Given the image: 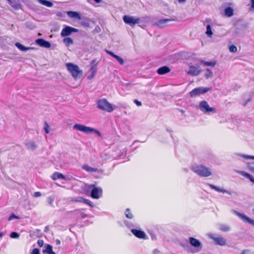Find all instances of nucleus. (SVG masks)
<instances>
[{
  "label": "nucleus",
  "instance_id": "nucleus-1",
  "mask_svg": "<svg viewBox=\"0 0 254 254\" xmlns=\"http://www.w3.org/2000/svg\"><path fill=\"white\" fill-rule=\"evenodd\" d=\"M191 170L202 177H208L212 175L211 169L202 164H194L191 166Z\"/></svg>",
  "mask_w": 254,
  "mask_h": 254
},
{
  "label": "nucleus",
  "instance_id": "nucleus-2",
  "mask_svg": "<svg viewBox=\"0 0 254 254\" xmlns=\"http://www.w3.org/2000/svg\"><path fill=\"white\" fill-rule=\"evenodd\" d=\"M67 70L71 73L73 78L76 80L82 74V70L76 64L69 63L65 64Z\"/></svg>",
  "mask_w": 254,
  "mask_h": 254
},
{
  "label": "nucleus",
  "instance_id": "nucleus-3",
  "mask_svg": "<svg viewBox=\"0 0 254 254\" xmlns=\"http://www.w3.org/2000/svg\"><path fill=\"white\" fill-rule=\"evenodd\" d=\"M73 129L84 132L86 134H90L94 132L98 136H101V133L98 130H96L94 128L89 127H87L82 124H76L74 125L73 126Z\"/></svg>",
  "mask_w": 254,
  "mask_h": 254
},
{
  "label": "nucleus",
  "instance_id": "nucleus-4",
  "mask_svg": "<svg viewBox=\"0 0 254 254\" xmlns=\"http://www.w3.org/2000/svg\"><path fill=\"white\" fill-rule=\"evenodd\" d=\"M199 109L204 114L210 115L216 113V109L213 107H210L208 103L203 100L199 103Z\"/></svg>",
  "mask_w": 254,
  "mask_h": 254
},
{
  "label": "nucleus",
  "instance_id": "nucleus-5",
  "mask_svg": "<svg viewBox=\"0 0 254 254\" xmlns=\"http://www.w3.org/2000/svg\"><path fill=\"white\" fill-rule=\"evenodd\" d=\"M97 107L107 112H112L116 108V106L111 104L107 100L102 99L97 102Z\"/></svg>",
  "mask_w": 254,
  "mask_h": 254
},
{
  "label": "nucleus",
  "instance_id": "nucleus-6",
  "mask_svg": "<svg viewBox=\"0 0 254 254\" xmlns=\"http://www.w3.org/2000/svg\"><path fill=\"white\" fill-rule=\"evenodd\" d=\"M88 189H91V196L92 198L97 199L102 196V188L95 187V185H91L88 186Z\"/></svg>",
  "mask_w": 254,
  "mask_h": 254
},
{
  "label": "nucleus",
  "instance_id": "nucleus-7",
  "mask_svg": "<svg viewBox=\"0 0 254 254\" xmlns=\"http://www.w3.org/2000/svg\"><path fill=\"white\" fill-rule=\"evenodd\" d=\"M207 236L212 239L216 245L222 246L226 244V240L221 236H216L212 233H208Z\"/></svg>",
  "mask_w": 254,
  "mask_h": 254
},
{
  "label": "nucleus",
  "instance_id": "nucleus-8",
  "mask_svg": "<svg viewBox=\"0 0 254 254\" xmlns=\"http://www.w3.org/2000/svg\"><path fill=\"white\" fill-rule=\"evenodd\" d=\"M234 214L237 215L240 219L244 222L248 223L254 226V220L250 218L244 213H240L236 210H233L232 211Z\"/></svg>",
  "mask_w": 254,
  "mask_h": 254
},
{
  "label": "nucleus",
  "instance_id": "nucleus-9",
  "mask_svg": "<svg viewBox=\"0 0 254 254\" xmlns=\"http://www.w3.org/2000/svg\"><path fill=\"white\" fill-rule=\"evenodd\" d=\"M210 89V88L208 87H198L196 88L193 89L190 92V97H193L196 96H198L200 94H204L209 91Z\"/></svg>",
  "mask_w": 254,
  "mask_h": 254
},
{
  "label": "nucleus",
  "instance_id": "nucleus-10",
  "mask_svg": "<svg viewBox=\"0 0 254 254\" xmlns=\"http://www.w3.org/2000/svg\"><path fill=\"white\" fill-rule=\"evenodd\" d=\"M123 19L125 23L131 26H134L135 24L138 23L140 21L139 18H136L132 16L125 15Z\"/></svg>",
  "mask_w": 254,
  "mask_h": 254
},
{
  "label": "nucleus",
  "instance_id": "nucleus-11",
  "mask_svg": "<svg viewBox=\"0 0 254 254\" xmlns=\"http://www.w3.org/2000/svg\"><path fill=\"white\" fill-rule=\"evenodd\" d=\"M189 241L190 244L192 247L196 249V251H195V252H197L200 251V250L202 248V245L199 240L193 237H190Z\"/></svg>",
  "mask_w": 254,
  "mask_h": 254
},
{
  "label": "nucleus",
  "instance_id": "nucleus-12",
  "mask_svg": "<svg viewBox=\"0 0 254 254\" xmlns=\"http://www.w3.org/2000/svg\"><path fill=\"white\" fill-rule=\"evenodd\" d=\"M78 32V29L71 27L66 26L62 30L61 35L64 37L69 35L72 32Z\"/></svg>",
  "mask_w": 254,
  "mask_h": 254
},
{
  "label": "nucleus",
  "instance_id": "nucleus-13",
  "mask_svg": "<svg viewBox=\"0 0 254 254\" xmlns=\"http://www.w3.org/2000/svg\"><path fill=\"white\" fill-rule=\"evenodd\" d=\"M211 22V20L209 18L206 19L204 21V25H206V27L205 34L209 38H211L213 35V32L211 29V25L210 24Z\"/></svg>",
  "mask_w": 254,
  "mask_h": 254
},
{
  "label": "nucleus",
  "instance_id": "nucleus-14",
  "mask_svg": "<svg viewBox=\"0 0 254 254\" xmlns=\"http://www.w3.org/2000/svg\"><path fill=\"white\" fill-rule=\"evenodd\" d=\"M186 72L189 75L195 76L199 74L200 70L199 69V67L190 65Z\"/></svg>",
  "mask_w": 254,
  "mask_h": 254
},
{
  "label": "nucleus",
  "instance_id": "nucleus-15",
  "mask_svg": "<svg viewBox=\"0 0 254 254\" xmlns=\"http://www.w3.org/2000/svg\"><path fill=\"white\" fill-rule=\"evenodd\" d=\"M131 233L137 238L139 239H145L146 237L145 233L141 230L136 229H131Z\"/></svg>",
  "mask_w": 254,
  "mask_h": 254
},
{
  "label": "nucleus",
  "instance_id": "nucleus-16",
  "mask_svg": "<svg viewBox=\"0 0 254 254\" xmlns=\"http://www.w3.org/2000/svg\"><path fill=\"white\" fill-rule=\"evenodd\" d=\"M35 42L37 45L42 47L49 48L51 46L50 42L45 41L43 39H38L36 40Z\"/></svg>",
  "mask_w": 254,
  "mask_h": 254
},
{
  "label": "nucleus",
  "instance_id": "nucleus-17",
  "mask_svg": "<svg viewBox=\"0 0 254 254\" xmlns=\"http://www.w3.org/2000/svg\"><path fill=\"white\" fill-rule=\"evenodd\" d=\"M170 69L167 66H164L158 69L157 72L160 75H162L170 72Z\"/></svg>",
  "mask_w": 254,
  "mask_h": 254
},
{
  "label": "nucleus",
  "instance_id": "nucleus-18",
  "mask_svg": "<svg viewBox=\"0 0 254 254\" xmlns=\"http://www.w3.org/2000/svg\"><path fill=\"white\" fill-rule=\"evenodd\" d=\"M15 46L21 51H26L27 50L34 49L33 47H26L19 43H16L15 44Z\"/></svg>",
  "mask_w": 254,
  "mask_h": 254
},
{
  "label": "nucleus",
  "instance_id": "nucleus-19",
  "mask_svg": "<svg viewBox=\"0 0 254 254\" xmlns=\"http://www.w3.org/2000/svg\"><path fill=\"white\" fill-rule=\"evenodd\" d=\"M27 149L30 150L34 151L37 148V145L33 141L28 142L25 143Z\"/></svg>",
  "mask_w": 254,
  "mask_h": 254
},
{
  "label": "nucleus",
  "instance_id": "nucleus-20",
  "mask_svg": "<svg viewBox=\"0 0 254 254\" xmlns=\"http://www.w3.org/2000/svg\"><path fill=\"white\" fill-rule=\"evenodd\" d=\"M67 14L70 17L75 18L78 20H80L81 19L80 15L77 12L69 11L67 12Z\"/></svg>",
  "mask_w": 254,
  "mask_h": 254
},
{
  "label": "nucleus",
  "instance_id": "nucleus-21",
  "mask_svg": "<svg viewBox=\"0 0 254 254\" xmlns=\"http://www.w3.org/2000/svg\"><path fill=\"white\" fill-rule=\"evenodd\" d=\"M52 179L56 180L57 179H65V177L62 174L59 172H55L52 175Z\"/></svg>",
  "mask_w": 254,
  "mask_h": 254
},
{
  "label": "nucleus",
  "instance_id": "nucleus-22",
  "mask_svg": "<svg viewBox=\"0 0 254 254\" xmlns=\"http://www.w3.org/2000/svg\"><path fill=\"white\" fill-rule=\"evenodd\" d=\"M238 172L242 176L249 179L251 182L254 183V177H253L252 175L244 171H238Z\"/></svg>",
  "mask_w": 254,
  "mask_h": 254
},
{
  "label": "nucleus",
  "instance_id": "nucleus-23",
  "mask_svg": "<svg viewBox=\"0 0 254 254\" xmlns=\"http://www.w3.org/2000/svg\"><path fill=\"white\" fill-rule=\"evenodd\" d=\"M125 225L129 229H133V228H138L139 225L136 222H132L130 221H126Z\"/></svg>",
  "mask_w": 254,
  "mask_h": 254
},
{
  "label": "nucleus",
  "instance_id": "nucleus-24",
  "mask_svg": "<svg viewBox=\"0 0 254 254\" xmlns=\"http://www.w3.org/2000/svg\"><path fill=\"white\" fill-rule=\"evenodd\" d=\"M209 187L211 189L214 190H216L217 191L221 192H222V193H227L228 194H230V193L227 190H225L222 189H220V188H218L217 187H216L215 186H214L213 185L209 184Z\"/></svg>",
  "mask_w": 254,
  "mask_h": 254
},
{
  "label": "nucleus",
  "instance_id": "nucleus-25",
  "mask_svg": "<svg viewBox=\"0 0 254 254\" xmlns=\"http://www.w3.org/2000/svg\"><path fill=\"white\" fill-rule=\"evenodd\" d=\"M82 168L88 172H99L98 169L91 167L87 165H83Z\"/></svg>",
  "mask_w": 254,
  "mask_h": 254
},
{
  "label": "nucleus",
  "instance_id": "nucleus-26",
  "mask_svg": "<svg viewBox=\"0 0 254 254\" xmlns=\"http://www.w3.org/2000/svg\"><path fill=\"white\" fill-rule=\"evenodd\" d=\"M224 13L226 16L228 17H231L234 14V11L231 7H228L225 9Z\"/></svg>",
  "mask_w": 254,
  "mask_h": 254
},
{
  "label": "nucleus",
  "instance_id": "nucleus-27",
  "mask_svg": "<svg viewBox=\"0 0 254 254\" xmlns=\"http://www.w3.org/2000/svg\"><path fill=\"white\" fill-rule=\"evenodd\" d=\"M38 1L40 3L49 7H52L53 5V3L51 1H48L46 0H38Z\"/></svg>",
  "mask_w": 254,
  "mask_h": 254
},
{
  "label": "nucleus",
  "instance_id": "nucleus-28",
  "mask_svg": "<svg viewBox=\"0 0 254 254\" xmlns=\"http://www.w3.org/2000/svg\"><path fill=\"white\" fill-rule=\"evenodd\" d=\"M219 229L220 230L223 232H227L230 230V227L227 225L221 224L219 226Z\"/></svg>",
  "mask_w": 254,
  "mask_h": 254
},
{
  "label": "nucleus",
  "instance_id": "nucleus-29",
  "mask_svg": "<svg viewBox=\"0 0 254 254\" xmlns=\"http://www.w3.org/2000/svg\"><path fill=\"white\" fill-rule=\"evenodd\" d=\"M44 252L46 253L47 254H56L53 251L52 247L49 245H47Z\"/></svg>",
  "mask_w": 254,
  "mask_h": 254
},
{
  "label": "nucleus",
  "instance_id": "nucleus-30",
  "mask_svg": "<svg viewBox=\"0 0 254 254\" xmlns=\"http://www.w3.org/2000/svg\"><path fill=\"white\" fill-rule=\"evenodd\" d=\"M63 42L66 46H68L73 44V40L71 38L69 37L64 38L63 40Z\"/></svg>",
  "mask_w": 254,
  "mask_h": 254
},
{
  "label": "nucleus",
  "instance_id": "nucleus-31",
  "mask_svg": "<svg viewBox=\"0 0 254 254\" xmlns=\"http://www.w3.org/2000/svg\"><path fill=\"white\" fill-rule=\"evenodd\" d=\"M125 214L127 218L128 219H132L133 217V215L129 209L127 208L126 210Z\"/></svg>",
  "mask_w": 254,
  "mask_h": 254
},
{
  "label": "nucleus",
  "instance_id": "nucleus-32",
  "mask_svg": "<svg viewBox=\"0 0 254 254\" xmlns=\"http://www.w3.org/2000/svg\"><path fill=\"white\" fill-rule=\"evenodd\" d=\"M201 62L203 63L206 66H210L211 67H214L216 64V62L215 61L213 62H205L203 61H202Z\"/></svg>",
  "mask_w": 254,
  "mask_h": 254
},
{
  "label": "nucleus",
  "instance_id": "nucleus-33",
  "mask_svg": "<svg viewBox=\"0 0 254 254\" xmlns=\"http://www.w3.org/2000/svg\"><path fill=\"white\" fill-rule=\"evenodd\" d=\"M206 73L205 74V77L206 79H208L209 78H211L213 76V72L209 69H206Z\"/></svg>",
  "mask_w": 254,
  "mask_h": 254
},
{
  "label": "nucleus",
  "instance_id": "nucleus-34",
  "mask_svg": "<svg viewBox=\"0 0 254 254\" xmlns=\"http://www.w3.org/2000/svg\"><path fill=\"white\" fill-rule=\"evenodd\" d=\"M236 155L240 156L245 159H254V156H251L245 154H236Z\"/></svg>",
  "mask_w": 254,
  "mask_h": 254
},
{
  "label": "nucleus",
  "instance_id": "nucleus-35",
  "mask_svg": "<svg viewBox=\"0 0 254 254\" xmlns=\"http://www.w3.org/2000/svg\"><path fill=\"white\" fill-rule=\"evenodd\" d=\"M97 64H98V63H96L95 64V65H91V68H90V72H92L93 73H96L97 71Z\"/></svg>",
  "mask_w": 254,
  "mask_h": 254
},
{
  "label": "nucleus",
  "instance_id": "nucleus-36",
  "mask_svg": "<svg viewBox=\"0 0 254 254\" xmlns=\"http://www.w3.org/2000/svg\"><path fill=\"white\" fill-rule=\"evenodd\" d=\"M171 21H172V20L170 19H161L158 21V24L162 25Z\"/></svg>",
  "mask_w": 254,
  "mask_h": 254
},
{
  "label": "nucleus",
  "instance_id": "nucleus-37",
  "mask_svg": "<svg viewBox=\"0 0 254 254\" xmlns=\"http://www.w3.org/2000/svg\"><path fill=\"white\" fill-rule=\"evenodd\" d=\"M229 51L231 53H236L237 51V48L235 45H231L229 47Z\"/></svg>",
  "mask_w": 254,
  "mask_h": 254
},
{
  "label": "nucleus",
  "instance_id": "nucleus-38",
  "mask_svg": "<svg viewBox=\"0 0 254 254\" xmlns=\"http://www.w3.org/2000/svg\"><path fill=\"white\" fill-rule=\"evenodd\" d=\"M83 197L78 196L72 198L71 200L74 202H83Z\"/></svg>",
  "mask_w": 254,
  "mask_h": 254
},
{
  "label": "nucleus",
  "instance_id": "nucleus-39",
  "mask_svg": "<svg viewBox=\"0 0 254 254\" xmlns=\"http://www.w3.org/2000/svg\"><path fill=\"white\" fill-rule=\"evenodd\" d=\"M54 200H55V197L54 196H49L48 198H47V201H48V203L50 205H53V202L54 201Z\"/></svg>",
  "mask_w": 254,
  "mask_h": 254
},
{
  "label": "nucleus",
  "instance_id": "nucleus-40",
  "mask_svg": "<svg viewBox=\"0 0 254 254\" xmlns=\"http://www.w3.org/2000/svg\"><path fill=\"white\" fill-rule=\"evenodd\" d=\"M114 58H115L121 64H124V61L120 56H118L116 55L114 57Z\"/></svg>",
  "mask_w": 254,
  "mask_h": 254
},
{
  "label": "nucleus",
  "instance_id": "nucleus-41",
  "mask_svg": "<svg viewBox=\"0 0 254 254\" xmlns=\"http://www.w3.org/2000/svg\"><path fill=\"white\" fill-rule=\"evenodd\" d=\"M83 202L89 205L91 207H94L93 203L89 199H86L84 198Z\"/></svg>",
  "mask_w": 254,
  "mask_h": 254
},
{
  "label": "nucleus",
  "instance_id": "nucleus-42",
  "mask_svg": "<svg viewBox=\"0 0 254 254\" xmlns=\"http://www.w3.org/2000/svg\"><path fill=\"white\" fill-rule=\"evenodd\" d=\"M9 1V3L10 5L11 6L13 7L14 8H15V9H19L20 8L19 4H18V3L14 4V3H13V2H12L11 1V0L10 1Z\"/></svg>",
  "mask_w": 254,
  "mask_h": 254
},
{
  "label": "nucleus",
  "instance_id": "nucleus-43",
  "mask_svg": "<svg viewBox=\"0 0 254 254\" xmlns=\"http://www.w3.org/2000/svg\"><path fill=\"white\" fill-rule=\"evenodd\" d=\"M19 234H18L16 232H12L10 235V237L12 238H14V239H17L19 237Z\"/></svg>",
  "mask_w": 254,
  "mask_h": 254
},
{
  "label": "nucleus",
  "instance_id": "nucleus-44",
  "mask_svg": "<svg viewBox=\"0 0 254 254\" xmlns=\"http://www.w3.org/2000/svg\"><path fill=\"white\" fill-rule=\"evenodd\" d=\"M19 218L20 217L19 216L15 215L14 214H12L8 218V220L11 221L14 219H19Z\"/></svg>",
  "mask_w": 254,
  "mask_h": 254
},
{
  "label": "nucleus",
  "instance_id": "nucleus-45",
  "mask_svg": "<svg viewBox=\"0 0 254 254\" xmlns=\"http://www.w3.org/2000/svg\"><path fill=\"white\" fill-rule=\"evenodd\" d=\"M248 166L251 171L254 173V163H249Z\"/></svg>",
  "mask_w": 254,
  "mask_h": 254
},
{
  "label": "nucleus",
  "instance_id": "nucleus-46",
  "mask_svg": "<svg viewBox=\"0 0 254 254\" xmlns=\"http://www.w3.org/2000/svg\"><path fill=\"white\" fill-rule=\"evenodd\" d=\"M44 130H45L46 133L47 134L50 132L49 126L47 123L45 124V126L44 127Z\"/></svg>",
  "mask_w": 254,
  "mask_h": 254
},
{
  "label": "nucleus",
  "instance_id": "nucleus-47",
  "mask_svg": "<svg viewBox=\"0 0 254 254\" xmlns=\"http://www.w3.org/2000/svg\"><path fill=\"white\" fill-rule=\"evenodd\" d=\"M251 1V7L250 8V10H252L254 9V0H250Z\"/></svg>",
  "mask_w": 254,
  "mask_h": 254
},
{
  "label": "nucleus",
  "instance_id": "nucleus-48",
  "mask_svg": "<svg viewBox=\"0 0 254 254\" xmlns=\"http://www.w3.org/2000/svg\"><path fill=\"white\" fill-rule=\"evenodd\" d=\"M96 74V73H93L92 72H91V73L88 76L87 78L89 79H92L95 76Z\"/></svg>",
  "mask_w": 254,
  "mask_h": 254
},
{
  "label": "nucleus",
  "instance_id": "nucleus-49",
  "mask_svg": "<svg viewBox=\"0 0 254 254\" xmlns=\"http://www.w3.org/2000/svg\"><path fill=\"white\" fill-rule=\"evenodd\" d=\"M31 254H39V251L38 249H34Z\"/></svg>",
  "mask_w": 254,
  "mask_h": 254
},
{
  "label": "nucleus",
  "instance_id": "nucleus-50",
  "mask_svg": "<svg viewBox=\"0 0 254 254\" xmlns=\"http://www.w3.org/2000/svg\"><path fill=\"white\" fill-rule=\"evenodd\" d=\"M38 244L40 247H42L44 244V241L42 240H39L38 241Z\"/></svg>",
  "mask_w": 254,
  "mask_h": 254
},
{
  "label": "nucleus",
  "instance_id": "nucleus-51",
  "mask_svg": "<svg viewBox=\"0 0 254 254\" xmlns=\"http://www.w3.org/2000/svg\"><path fill=\"white\" fill-rule=\"evenodd\" d=\"M242 254H253L249 250H246L243 251Z\"/></svg>",
  "mask_w": 254,
  "mask_h": 254
},
{
  "label": "nucleus",
  "instance_id": "nucleus-52",
  "mask_svg": "<svg viewBox=\"0 0 254 254\" xmlns=\"http://www.w3.org/2000/svg\"><path fill=\"white\" fill-rule=\"evenodd\" d=\"M41 195V193L39 191H36V192H34V196L36 197H39Z\"/></svg>",
  "mask_w": 254,
  "mask_h": 254
},
{
  "label": "nucleus",
  "instance_id": "nucleus-53",
  "mask_svg": "<svg viewBox=\"0 0 254 254\" xmlns=\"http://www.w3.org/2000/svg\"><path fill=\"white\" fill-rule=\"evenodd\" d=\"M134 102L136 104L137 106H140L141 105V102L138 101L137 100H134Z\"/></svg>",
  "mask_w": 254,
  "mask_h": 254
},
{
  "label": "nucleus",
  "instance_id": "nucleus-54",
  "mask_svg": "<svg viewBox=\"0 0 254 254\" xmlns=\"http://www.w3.org/2000/svg\"><path fill=\"white\" fill-rule=\"evenodd\" d=\"M106 52L109 54L110 55V56H111L112 57H113V58H114V57L115 56V54H114L112 52H111V51H106Z\"/></svg>",
  "mask_w": 254,
  "mask_h": 254
},
{
  "label": "nucleus",
  "instance_id": "nucleus-55",
  "mask_svg": "<svg viewBox=\"0 0 254 254\" xmlns=\"http://www.w3.org/2000/svg\"><path fill=\"white\" fill-rule=\"evenodd\" d=\"M96 63H98L96 62V60H92V61L91 62L90 64H91V65H95V64Z\"/></svg>",
  "mask_w": 254,
  "mask_h": 254
},
{
  "label": "nucleus",
  "instance_id": "nucleus-56",
  "mask_svg": "<svg viewBox=\"0 0 254 254\" xmlns=\"http://www.w3.org/2000/svg\"><path fill=\"white\" fill-rule=\"evenodd\" d=\"M159 253H160L159 251L157 249H155L153 251V254H159Z\"/></svg>",
  "mask_w": 254,
  "mask_h": 254
},
{
  "label": "nucleus",
  "instance_id": "nucleus-57",
  "mask_svg": "<svg viewBox=\"0 0 254 254\" xmlns=\"http://www.w3.org/2000/svg\"><path fill=\"white\" fill-rule=\"evenodd\" d=\"M179 3H185L186 0H177Z\"/></svg>",
  "mask_w": 254,
  "mask_h": 254
},
{
  "label": "nucleus",
  "instance_id": "nucleus-58",
  "mask_svg": "<svg viewBox=\"0 0 254 254\" xmlns=\"http://www.w3.org/2000/svg\"><path fill=\"white\" fill-rule=\"evenodd\" d=\"M56 242L57 245H60L61 244V241L59 240H56Z\"/></svg>",
  "mask_w": 254,
  "mask_h": 254
},
{
  "label": "nucleus",
  "instance_id": "nucleus-59",
  "mask_svg": "<svg viewBox=\"0 0 254 254\" xmlns=\"http://www.w3.org/2000/svg\"><path fill=\"white\" fill-rule=\"evenodd\" d=\"M4 233L3 232L0 233V238H1L3 236H4Z\"/></svg>",
  "mask_w": 254,
  "mask_h": 254
},
{
  "label": "nucleus",
  "instance_id": "nucleus-60",
  "mask_svg": "<svg viewBox=\"0 0 254 254\" xmlns=\"http://www.w3.org/2000/svg\"><path fill=\"white\" fill-rule=\"evenodd\" d=\"M96 2L99 3L102 0H94Z\"/></svg>",
  "mask_w": 254,
  "mask_h": 254
},
{
  "label": "nucleus",
  "instance_id": "nucleus-61",
  "mask_svg": "<svg viewBox=\"0 0 254 254\" xmlns=\"http://www.w3.org/2000/svg\"><path fill=\"white\" fill-rule=\"evenodd\" d=\"M253 213L254 214V208L253 209Z\"/></svg>",
  "mask_w": 254,
  "mask_h": 254
},
{
  "label": "nucleus",
  "instance_id": "nucleus-62",
  "mask_svg": "<svg viewBox=\"0 0 254 254\" xmlns=\"http://www.w3.org/2000/svg\"><path fill=\"white\" fill-rule=\"evenodd\" d=\"M8 1H10V0H7Z\"/></svg>",
  "mask_w": 254,
  "mask_h": 254
}]
</instances>
